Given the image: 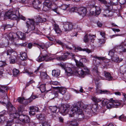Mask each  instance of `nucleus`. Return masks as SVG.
Returning a JSON list of instances; mask_svg holds the SVG:
<instances>
[{
	"label": "nucleus",
	"mask_w": 126,
	"mask_h": 126,
	"mask_svg": "<svg viewBox=\"0 0 126 126\" xmlns=\"http://www.w3.org/2000/svg\"><path fill=\"white\" fill-rule=\"evenodd\" d=\"M111 101H113V108H116L118 106L120 105L121 104L119 102L113 100L112 98H111Z\"/></svg>",
	"instance_id": "obj_36"
},
{
	"label": "nucleus",
	"mask_w": 126,
	"mask_h": 126,
	"mask_svg": "<svg viewBox=\"0 0 126 126\" xmlns=\"http://www.w3.org/2000/svg\"><path fill=\"white\" fill-rule=\"evenodd\" d=\"M34 44L36 45H38L39 46V47L41 48H42V49H44V47H45V45L43 44L42 45H39V44L36 43H34Z\"/></svg>",
	"instance_id": "obj_54"
},
{
	"label": "nucleus",
	"mask_w": 126,
	"mask_h": 126,
	"mask_svg": "<svg viewBox=\"0 0 126 126\" xmlns=\"http://www.w3.org/2000/svg\"><path fill=\"white\" fill-rule=\"evenodd\" d=\"M6 64V62L2 61H0V67H3Z\"/></svg>",
	"instance_id": "obj_53"
},
{
	"label": "nucleus",
	"mask_w": 126,
	"mask_h": 126,
	"mask_svg": "<svg viewBox=\"0 0 126 126\" xmlns=\"http://www.w3.org/2000/svg\"><path fill=\"white\" fill-rule=\"evenodd\" d=\"M9 11H12V10H9L8 12L5 13L4 12L2 11L0 13V17L1 19H4L6 17V16L8 17L10 19L9 17L6 16V14Z\"/></svg>",
	"instance_id": "obj_31"
},
{
	"label": "nucleus",
	"mask_w": 126,
	"mask_h": 126,
	"mask_svg": "<svg viewBox=\"0 0 126 126\" xmlns=\"http://www.w3.org/2000/svg\"><path fill=\"white\" fill-rule=\"evenodd\" d=\"M77 8H72L71 9V12H76V10Z\"/></svg>",
	"instance_id": "obj_63"
},
{
	"label": "nucleus",
	"mask_w": 126,
	"mask_h": 126,
	"mask_svg": "<svg viewBox=\"0 0 126 126\" xmlns=\"http://www.w3.org/2000/svg\"><path fill=\"white\" fill-rule=\"evenodd\" d=\"M69 124L72 126H78V124L77 121H70Z\"/></svg>",
	"instance_id": "obj_44"
},
{
	"label": "nucleus",
	"mask_w": 126,
	"mask_h": 126,
	"mask_svg": "<svg viewBox=\"0 0 126 126\" xmlns=\"http://www.w3.org/2000/svg\"><path fill=\"white\" fill-rule=\"evenodd\" d=\"M41 20L42 18L40 17H37L35 20H34L33 19H28L26 22L28 31L30 32L31 31L34 30L35 29L34 26L38 25L39 22H41Z\"/></svg>",
	"instance_id": "obj_4"
},
{
	"label": "nucleus",
	"mask_w": 126,
	"mask_h": 126,
	"mask_svg": "<svg viewBox=\"0 0 126 126\" xmlns=\"http://www.w3.org/2000/svg\"><path fill=\"white\" fill-rule=\"evenodd\" d=\"M63 27L65 31H69L72 29L73 25L72 23L71 22H65L64 24Z\"/></svg>",
	"instance_id": "obj_12"
},
{
	"label": "nucleus",
	"mask_w": 126,
	"mask_h": 126,
	"mask_svg": "<svg viewBox=\"0 0 126 126\" xmlns=\"http://www.w3.org/2000/svg\"><path fill=\"white\" fill-rule=\"evenodd\" d=\"M119 2L121 5H126V1L125 0H119Z\"/></svg>",
	"instance_id": "obj_58"
},
{
	"label": "nucleus",
	"mask_w": 126,
	"mask_h": 126,
	"mask_svg": "<svg viewBox=\"0 0 126 126\" xmlns=\"http://www.w3.org/2000/svg\"><path fill=\"white\" fill-rule=\"evenodd\" d=\"M43 0H34L32 3L33 7L35 9L40 8V4Z\"/></svg>",
	"instance_id": "obj_16"
},
{
	"label": "nucleus",
	"mask_w": 126,
	"mask_h": 126,
	"mask_svg": "<svg viewBox=\"0 0 126 126\" xmlns=\"http://www.w3.org/2000/svg\"><path fill=\"white\" fill-rule=\"evenodd\" d=\"M9 89L8 87L5 86H1L0 87V95L4 103L8 102L9 100L5 91H7Z\"/></svg>",
	"instance_id": "obj_7"
},
{
	"label": "nucleus",
	"mask_w": 126,
	"mask_h": 126,
	"mask_svg": "<svg viewBox=\"0 0 126 126\" xmlns=\"http://www.w3.org/2000/svg\"><path fill=\"white\" fill-rule=\"evenodd\" d=\"M6 108L10 112L9 113L10 118L13 119L16 118L22 121L23 123L28 124L30 119L28 115L22 114L23 110L22 106H20L18 108L17 111L10 102H8L6 105Z\"/></svg>",
	"instance_id": "obj_1"
},
{
	"label": "nucleus",
	"mask_w": 126,
	"mask_h": 126,
	"mask_svg": "<svg viewBox=\"0 0 126 126\" xmlns=\"http://www.w3.org/2000/svg\"><path fill=\"white\" fill-rule=\"evenodd\" d=\"M101 3L105 5L106 7H107L109 10H112L113 9V4L110 2V3L107 2L105 0H98Z\"/></svg>",
	"instance_id": "obj_13"
},
{
	"label": "nucleus",
	"mask_w": 126,
	"mask_h": 126,
	"mask_svg": "<svg viewBox=\"0 0 126 126\" xmlns=\"http://www.w3.org/2000/svg\"><path fill=\"white\" fill-rule=\"evenodd\" d=\"M19 72V71L18 70L16 69H14L13 70V75L14 76H16Z\"/></svg>",
	"instance_id": "obj_46"
},
{
	"label": "nucleus",
	"mask_w": 126,
	"mask_h": 126,
	"mask_svg": "<svg viewBox=\"0 0 126 126\" xmlns=\"http://www.w3.org/2000/svg\"><path fill=\"white\" fill-rule=\"evenodd\" d=\"M60 73V71L59 70H53L52 71V75L53 76L57 77L59 76Z\"/></svg>",
	"instance_id": "obj_28"
},
{
	"label": "nucleus",
	"mask_w": 126,
	"mask_h": 126,
	"mask_svg": "<svg viewBox=\"0 0 126 126\" xmlns=\"http://www.w3.org/2000/svg\"><path fill=\"white\" fill-rule=\"evenodd\" d=\"M39 89L42 93L44 92L46 90L45 84H42L41 85Z\"/></svg>",
	"instance_id": "obj_40"
},
{
	"label": "nucleus",
	"mask_w": 126,
	"mask_h": 126,
	"mask_svg": "<svg viewBox=\"0 0 126 126\" xmlns=\"http://www.w3.org/2000/svg\"><path fill=\"white\" fill-rule=\"evenodd\" d=\"M65 99L66 100H68L70 98V95L69 94L67 93L66 95H65Z\"/></svg>",
	"instance_id": "obj_62"
},
{
	"label": "nucleus",
	"mask_w": 126,
	"mask_h": 126,
	"mask_svg": "<svg viewBox=\"0 0 126 126\" xmlns=\"http://www.w3.org/2000/svg\"><path fill=\"white\" fill-rule=\"evenodd\" d=\"M79 107L83 109H87L86 105H85L82 102H79L72 107L70 110V114H72V113L76 112L77 111H78L79 110H81Z\"/></svg>",
	"instance_id": "obj_8"
},
{
	"label": "nucleus",
	"mask_w": 126,
	"mask_h": 126,
	"mask_svg": "<svg viewBox=\"0 0 126 126\" xmlns=\"http://www.w3.org/2000/svg\"><path fill=\"white\" fill-rule=\"evenodd\" d=\"M34 82V81H33V80H30L29 82L27 83L26 85V87H27L29 86L30 84Z\"/></svg>",
	"instance_id": "obj_59"
},
{
	"label": "nucleus",
	"mask_w": 126,
	"mask_h": 126,
	"mask_svg": "<svg viewBox=\"0 0 126 126\" xmlns=\"http://www.w3.org/2000/svg\"><path fill=\"white\" fill-rule=\"evenodd\" d=\"M49 110L52 112L55 113L56 111L57 108L56 106H50L49 107Z\"/></svg>",
	"instance_id": "obj_34"
},
{
	"label": "nucleus",
	"mask_w": 126,
	"mask_h": 126,
	"mask_svg": "<svg viewBox=\"0 0 126 126\" xmlns=\"http://www.w3.org/2000/svg\"><path fill=\"white\" fill-rule=\"evenodd\" d=\"M119 119L120 120L124 121L126 120V117L124 116V115H122L118 117Z\"/></svg>",
	"instance_id": "obj_51"
},
{
	"label": "nucleus",
	"mask_w": 126,
	"mask_h": 126,
	"mask_svg": "<svg viewBox=\"0 0 126 126\" xmlns=\"http://www.w3.org/2000/svg\"><path fill=\"white\" fill-rule=\"evenodd\" d=\"M106 7V10L104 11L103 16L105 17L112 16L113 15V13L112 11H110L112 10H109L107 7Z\"/></svg>",
	"instance_id": "obj_18"
},
{
	"label": "nucleus",
	"mask_w": 126,
	"mask_h": 126,
	"mask_svg": "<svg viewBox=\"0 0 126 126\" xmlns=\"http://www.w3.org/2000/svg\"><path fill=\"white\" fill-rule=\"evenodd\" d=\"M69 106L66 104H62L60 108V110L61 112L64 115L66 114L69 113V114L71 116V117H73L74 115L76 114L77 118L79 120H83L84 118V115L82 113V110H79L78 111L75 112L72 114H70V110H69Z\"/></svg>",
	"instance_id": "obj_2"
},
{
	"label": "nucleus",
	"mask_w": 126,
	"mask_h": 126,
	"mask_svg": "<svg viewBox=\"0 0 126 126\" xmlns=\"http://www.w3.org/2000/svg\"><path fill=\"white\" fill-rule=\"evenodd\" d=\"M6 15L10 19L13 20H16L19 18H20L23 20H25V18L22 15H20L19 11L18 10H16L14 12L9 11Z\"/></svg>",
	"instance_id": "obj_6"
},
{
	"label": "nucleus",
	"mask_w": 126,
	"mask_h": 126,
	"mask_svg": "<svg viewBox=\"0 0 126 126\" xmlns=\"http://www.w3.org/2000/svg\"><path fill=\"white\" fill-rule=\"evenodd\" d=\"M98 106L96 105H93L92 107L91 108V110L94 113H95L97 109Z\"/></svg>",
	"instance_id": "obj_38"
},
{
	"label": "nucleus",
	"mask_w": 126,
	"mask_h": 126,
	"mask_svg": "<svg viewBox=\"0 0 126 126\" xmlns=\"http://www.w3.org/2000/svg\"><path fill=\"white\" fill-rule=\"evenodd\" d=\"M84 69L85 70L84 71L81 70L80 71H77V73L79 76L82 78L84 77L86 74H88L89 73V70L87 68L84 67Z\"/></svg>",
	"instance_id": "obj_11"
},
{
	"label": "nucleus",
	"mask_w": 126,
	"mask_h": 126,
	"mask_svg": "<svg viewBox=\"0 0 126 126\" xmlns=\"http://www.w3.org/2000/svg\"><path fill=\"white\" fill-rule=\"evenodd\" d=\"M95 9V15H98L101 12V9L99 6H96L94 7Z\"/></svg>",
	"instance_id": "obj_35"
},
{
	"label": "nucleus",
	"mask_w": 126,
	"mask_h": 126,
	"mask_svg": "<svg viewBox=\"0 0 126 126\" xmlns=\"http://www.w3.org/2000/svg\"><path fill=\"white\" fill-rule=\"evenodd\" d=\"M56 89H58L59 90L58 94H63L66 92V89L62 87H54Z\"/></svg>",
	"instance_id": "obj_21"
},
{
	"label": "nucleus",
	"mask_w": 126,
	"mask_h": 126,
	"mask_svg": "<svg viewBox=\"0 0 126 126\" xmlns=\"http://www.w3.org/2000/svg\"><path fill=\"white\" fill-rule=\"evenodd\" d=\"M69 53H69L68 52H67L64 53L63 55H62V56H60L57 57V60L60 61H64L66 60L68 57H69L70 55H69Z\"/></svg>",
	"instance_id": "obj_20"
},
{
	"label": "nucleus",
	"mask_w": 126,
	"mask_h": 126,
	"mask_svg": "<svg viewBox=\"0 0 126 126\" xmlns=\"http://www.w3.org/2000/svg\"><path fill=\"white\" fill-rule=\"evenodd\" d=\"M24 99V98H21L19 97L17 99V101L19 103L22 104Z\"/></svg>",
	"instance_id": "obj_56"
},
{
	"label": "nucleus",
	"mask_w": 126,
	"mask_h": 126,
	"mask_svg": "<svg viewBox=\"0 0 126 126\" xmlns=\"http://www.w3.org/2000/svg\"><path fill=\"white\" fill-rule=\"evenodd\" d=\"M30 68L25 69L24 73H27L30 77L32 76H33V72L30 71Z\"/></svg>",
	"instance_id": "obj_32"
},
{
	"label": "nucleus",
	"mask_w": 126,
	"mask_h": 126,
	"mask_svg": "<svg viewBox=\"0 0 126 126\" xmlns=\"http://www.w3.org/2000/svg\"><path fill=\"white\" fill-rule=\"evenodd\" d=\"M31 102V101L28 98L27 99H25L24 98V99L23 103V104L26 105H27L29 103Z\"/></svg>",
	"instance_id": "obj_48"
},
{
	"label": "nucleus",
	"mask_w": 126,
	"mask_h": 126,
	"mask_svg": "<svg viewBox=\"0 0 126 126\" xmlns=\"http://www.w3.org/2000/svg\"><path fill=\"white\" fill-rule=\"evenodd\" d=\"M20 59L22 60H26L27 57V54L26 53L24 52H20Z\"/></svg>",
	"instance_id": "obj_25"
},
{
	"label": "nucleus",
	"mask_w": 126,
	"mask_h": 126,
	"mask_svg": "<svg viewBox=\"0 0 126 126\" xmlns=\"http://www.w3.org/2000/svg\"><path fill=\"white\" fill-rule=\"evenodd\" d=\"M91 99L93 101L95 102H98L102 101L100 98H97L95 96L93 97Z\"/></svg>",
	"instance_id": "obj_42"
},
{
	"label": "nucleus",
	"mask_w": 126,
	"mask_h": 126,
	"mask_svg": "<svg viewBox=\"0 0 126 126\" xmlns=\"http://www.w3.org/2000/svg\"><path fill=\"white\" fill-rule=\"evenodd\" d=\"M65 71L68 76H70L73 74L72 70L70 67H68L66 68Z\"/></svg>",
	"instance_id": "obj_29"
},
{
	"label": "nucleus",
	"mask_w": 126,
	"mask_h": 126,
	"mask_svg": "<svg viewBox=\"0 0 126 126\" xmlns=\"http://www.w3.org/2000/svg\"><path fill=\"white\" fill-rule=\"evenodd\" d=\"M52 58L51 57V55L49 54H47L42 56H39L37 59L36 60L38 62H41L43 61L46 62L52 60Z\"/></svg>",
	"instance_id": "obj_9"
},
{
	"label": "nucleus",
	"mask_w": 126,
	"mask_h": 126,
	"mask_svg": "<svg viewBox=\"0 0 126 126\" xmlns=\"http://www.w3.org/2000/svg\"><path fill=\"white\" fill-rule=\"evenodd\" d=\"M104 76L106 80L109 81L114 80L113 77L109 72L104 71Z\"/></svg>",
	"instance_id": "obj_17"
},
{
	"label": "nucleus",
	"mask_w": 126,
	"mask_h": 126,
	"mask_svg": "<svg viewBox=\"0 0 126 126\" xmlns=\"http://www.w3.org/2000/svg\"><path fill=\"white\" fill-rule=\"evenodd\" d=\"M69 55H70L69 57H71L73 59H75V56L74 54L70 53L69 54Z\"/></svg>",
	"instance_id": "obj_61"
},
{
	"label": "nucleus",
	"mask_w": 126,
	"mask_h": 126,
	"mask_svg": "<svg viewBox=\"0 0 126 126\" xmlns=\"http://www.w3.org/2000/svg\"><path fill=\"white\" fill-rule=\"evenodd\" d=\"M110 100L107 99H105L102 101V103L103 106L106 105L107 103L110 101Z\"/></svg>",
	"instance_id": "obj_50"
},
{
	"label": "nucleus",
	"mask_w": 126,
	"mask_h": 126,
	"mask_svg": "<svg viewBox=\"0 0 126 126\" xmlns=\"http://www.w3.org/2000/svg\"><path fill=\"white\" fill-rule=\"evenodd\" d=\"M10 118L12 119V120H9L8 121L7 123V124L5 126H11L13 124H15L14 122V120L15 119H16V118H13L11 119L10 118Z\"/></svg>",
	"instance_id": "obj_30"
},
{
	"label": "nucleus",
	"mask_w": 126,
	"mask_h": 126,
	"mask_svg": "<svg viewBox=\"0 0 126 126\" xmlns=\"http://www.w3.org/2000/svg\"><path fill=\"white\" fill-rule=\"evenodd\" d=\"M111 59L112 61L117 63H120L123 60V59L120 58L119 59L117 56L115 55L112 57Z\"/></svg>",
	"instance_id": "obj_27"
},
{
	"label": "nucleus",
	"mask_w": 126,
	"mask_h": 126,
	"mask_svg": "<svg viewBox=\"0 0 126 126\" xmlns=\"http://www.w3.org/2000/svg\"><path fill=\"white\" fill-rule=\"evenodd\" d=\"M78 13L79 15L84 16H85L87 10L84 7L79 8L78 9Z\"/></svg>",
	"instance_id": "obj_15"
},
{
	"label": "nucleus",
	"mask_w": 126,
	"mask_h": 126,
	"mask_svg": "<svg viewBox=\"0 0 126 126\" xmlns=\"http://www.w3.org/2000/svg\"><path fill=\"white\" fill-rule=\"evenodd\" d=\"M60 8H58L56 5L52 4V2L50 0H45L44 2L43 10L45 11H48L50 9L53 11L58 14H59V10Z\"/></svg>",
	"instance_id": "obj_3"
},
{
	"label": "nucleus",
	"mask_w": 126,
	"mask_h": 126,
	"mask_svg": "<svg viewBox=\"0 0 126 126\" xmlns=\"http://www.w3.org/2000/svg\"><path fill=\"white\" fill-rule=\"evenodd\" d=\"M40 75L42 79H47L48 77L47 74L45 72H42L41 73Z\"/></svg>",
	"instance_id": "obj_43"
},
{
	"label": "nucleus",
	"mask_w": 126,
	"mask_h": 126,
	"mask_svg": "<svg viewBox=\"0 0 126 126\" xmlns=\"http://www.w3.org/2000/svg\"><path fill=\"white\" fill-rule=\"evenodd\" d=\"M69 7V5L66 4H63L62 5L61 8L63 10H65Z\"/></svg>",
	"instance_id": "obj_55"
},
{
	"label": "nucleus",
	"mask_w": 126,
	"mask_h": 126,
	"mask_svg": "<svg viewBox=\"0 0 126 126\" xmlns=\"http://www.w3.org/2000/svg\"><path fill=\"white\" fill-rule=\"evenodd\" d=\"M36 117L40 120L42 122H45L47 121L46 118L44 115L41 114H38L36 115Z\"/></svg>",
	"instance_id": "obj_26"
},
{
	"label": "nucleus",
	"mask_w": 126,
	"mask_h": 126,
	"mask_svg": "<svg viewBox=\"0 0 126 126\" xmlns=\"http://www.w3.org/2000/svg\"><path fill=\"white\" fill-rule=\"evenodd\" d=\"M14 52V51L12 49H8L7 51V55L12 56V53Z\"/></svg>",
	"instance_id": "obj_49"
},
{
	"label": "nucleus",
	"mask_w": 126,
	"mask_h": 126,
	"mask_svg": "<svg viewBox=\"0 0 126 126\" xmlns=\"http://www.w3.org/2000/svg\"><path fill=\"white\" fill-rule=\"evenodd\" d=\"M10 60V63H14L16 59L15 55L11 56L9 57Z\"/></svg>",
	"instance_id": "obj_39"
},
{
	"label": "nucleus",
	"mask_w": 126,
	"mask_h": 126,
	"mask_svg": "<svg viewBox=\"0 0 126 126\" xmlns=\"http://www.w3.org/2000/svg\"><path fill=\"white\" fill-rule=\"evenodd\" d=\"M30 110L29 113L30 115H34L35 114V112L38 111V108L37 107L32 106L30 107Z\"/></svg>",
	"instance_id": "obj_19"
},
{
	"label": "nucleus",
	"mask_w": 126,
	"mask_h": 126,
	"mask_svg": "<svg viewBox=\"0 0 126 126\" xmlns=\"http://www.w3.org/2000/svg\"><path fill=\"white\" fill-rule=\"evenodd\" d=\"M50 84L53 85H58L59 83L58 81H51L50 82Z\"/></svg>",
	"instance_id": "obj_60"
},
{
	"label": "nucleus",
	"mask_w": 126,
	"mask_h": 126,
	"mask_svg": "<svg viewBox=\"0 0 126 126\" xmlns=\"http://www.w3.org/2000/svg\"><path fill=\"white\" fill-rule=\"evenodd\" d=\"M25 38V35L22 32L19 33V34H17V33H10L8 35L6 34H4L3 35V38L6 39H19L20 38L21 39H23Z\"/></svg>",
	"instance_id": "obj_5"
},
{
	"label": "nucleus",
	"mask_w": 126,
	"mask_h": 126,
	"mask_svg": "<svg viewBox=\"0 0 126 126\" xmlns=\"http://www.w3.org/2000/svg\"><path fill=\"white\" fill-rule=\"evenodd\" d=\"M52 24L53 27V29L57 33L59 34H61L62 31L59 28L58 25L56 24L54 21H53Z\"/></svg>",
	"instance_id": "obj_14"
},
{
	"label": "nucleus",
	"mask_w": 126,
	"mask_h": 126,
	"mask_svg": "<svg viewBox=\"0 0 126 126\" xmlns=\"http://www.w3.org/2000/svg\"><path fill=\"white\" fill-rule=\"evenodd\" d=\"M96 93L97 94H110V91L106 90H99L98 89H96Z\"/></svg>",
	"instance_id": "obj_23"
},
{
	"label": "nucleus",
	"mask_w": 126,
	"mask_h": 126,
	"mask_svg": "<svg viewBox=\"0 0 126 126\" xmlns=\"http://www.w3.org/2000/svg\"><path fill=\"white\" fill-rule=\"evenodd\" d=\"M72 45L73 47H75V50L77 49L79 51H86V52L89 53H90L91 52V50L88 49L86 48L83 49L79 47H75L74 45L72 44Z\"/></svg>",
	"instance_id": "obj_22"
},
{
	"label": "nucleus",
	"mask_w": 126,
	"mask_h": 126,
	"mask_svg": "<svg viewBox=\"0 0 126 126\" xmlns=\"http://www.w3.org/2000/svg\"><path fill=\"white\" fill-rule=\"evenodd\" d=\"M117 49L119 50V51L120 52H126V49L124 47H123L122 46H120L117 47Z\"/></svg>",
	"instance_id": "obj_45"
},
{
	"label": "nucleus",
	"mask_w": 126,
	"mask_h": 126,
	"mask_svg": "<svg viewBox=\"0 0 126 126\" xmlns=\"http://www.w3.org/2000/svg\"><path fill=\"white\" fill-rule=\"evenodd\" d=\"M29 125V126H35V125L34 123L33 122H30Z\"/></svg>",
	"instance_id": "obj_64"
},
{
	"label": "nucleus",
	"mask_w": 126,
	"mask_h": 126,
	"mask_svg": "<svg viewBox=\"0 0 126 126\" xmlns=\"http://www.w3.org/2000/svg\"><path fill=\"white\" fill-rule=\"evenodd\" d=\"M113 101H111V99H110V101L106 105L107 108L109 109L113 107Z\"/></svg>",
	"instance_id": "obj_37"
},
{
	"label": "nucleus",
	"mask_w": 126,
	"mask_h": 126,
	"mask_svg": "<svg viewBox=\"0 0 126 126\" xmlns=\"http://www.w3.org/2000/svg\"><path fill=\"white\" fill-rule=\"evenodd\" d=\"M93 72L94 74H95L97 75L98 77H100V72H99L97 70V67H95L93 69Z\"/></svg>",
	"instance_id": "obj_41"
},
{
	"label": "nucleus",
	"mask_w": 126,
	"mask_h": 126,
	"mask_svg": "<svg viewBox=\"0 0 126 126\" xmlns=\"http://www.w3.org/2000/svg\"><path fill=\"white\" fill-rule=\"evenodd\" d=\"M115 49L114 48L110 50L109 52L108 55L110 56L111 57H112L113 56H114Z\"/></svg>",
	"instance_id": "obj_47"
},
{
	"label": "nucleus",
	"mask_w": 126,
	"mask_h": 126,
	"mask_svg": "<svg viewBox=\"0 0 126 126\" xmlns=\"http://www.w3.org/2000/svg\"><path fill=\"white\" fill-rule=\"evenodd\" d=\"M42 126H50L47 121H46L45 122H42Z\"/></svg>",
	"instance_id": "obj_52"
},
{
	"label": "nucleus",
	"mask_w": 126,
	"mask_h": 126,
	"mask_svg": "<svg viewBox=\"0 0 126 126\" xmlns=\"http://www.w3.org/2000/svg\"><path fill=\"white\" fill-rule=\"evenodd\" d=\"M75 62L76 65L79 67H85L84 65L81 62L80 60L79 61H78L77 60H75Z\"/></svg>",
	"instance_id": "obj_33"
},
{
	"label": "nucleus",
	"mask_w": 126,
	"mask_h": 126,
	"mask_svg": "<svg viewBox=\"0 0 126 126\" xmlns=\"http://www.w3.org/2000/svg\"><path fill=\"white\" fill-rule=\"evenodd\" d=\"M37 98V97L36 96L32 95L29 99L31 101V102L33 100Z\"/></svg>",
	"instance_id": "obj_57"
},
{
	"label": "nucleus",
	"mask_w": 126,
	"mask_h": 126,
	"mask_svg": "<svg viewBox=\"0 0 126 126\" xmlns=\"http://www.w3.org/2000/svg\"><path fill=\"white\" fill-rule=\"evenodd\" d=\"M56 43L62 46L64 45V44L60 40H50L49 41L47 42L46 44L49 47L53 44L55 45Z\"/></svg>",
	"instance_id": "obj_10"
},
{
	"label": "nucleus",
	"mask_w": 126,
	"mask_h": 126,
	"mask_svg": "<svg viewBox=\"0 0 126 126\" xmlns=\"http://www.w3.org/2000/svg\"><path fill=\"white\" fill-rule=\"evenodd\" d=\"M96 37L95 35L91 34H86L84 37V39H93Z\"/></svg>",
	"instance_id": "obj_24"
}]
</instances>
